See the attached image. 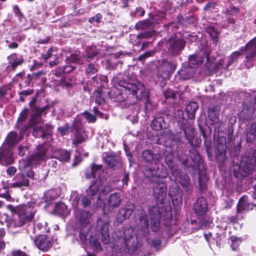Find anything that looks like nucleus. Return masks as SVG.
Here are the masks:
<instances>
[{
	"mask_svg": "<svg viewBox=\"0 0 256 256\" xmlns=\"http://www.w3.org/2000/svg\"><path fill=\"white\" fill-rule=\"evenodd\" d=\"M35 202H28L26 204L14 206L11 204L7 206V208L16 213L18 218L8 220V226L10 228H18L30 222L34 218L36 212Z\"/></svg>",
	"mask_w": 256,
	"mask_h": 256,
	"instance_id": "1",
	"label": "nucleus"
},
{
	"mask_svg": "<svg viewBox=\"0 0 256 256\" xmlns=\"http://www.w3.org/2000/svg\"><path fill=\"white\" fill-rule=\"evenodd\" d=\"M90 214L88 211L80 210L75 212V219L71 225L74 229H79V238L82 243L86 242L87 235L90 230Z\"/></svg>",
	"mask_w": 256,
	"mask_h": 256,
	"instance_id": "2",
	"label": "nucleus"
},
{
	"mask_svg": "<svg viewBox=\"0 0 256 256\" xmlns=\"http://www.w3.org/2000/svg\"><path fill=\"white\" fill-rule=\"evenodd\" d=\"M114 82L118 86L127 90L129 94L134 96L136 100H141L146 96V88L142 83L136 84L128 82L122 79V75L119 74L114 78Z\"/></svg>",
	"mask_w": 256,
	"mask_h": 256,
	"instance_id": "3",
	"label": "nucleus"
},
{
	"mask_svg": "<svg viewBox=\"0 0 256 256\" xmlns=\"http://www.w3.org/2000/svg\"><path fill=\"white\" fill-rule=\"evenodd\" d=\"M42 110H36L32 116L30 120V126L33 128L32 134L35 137L40 136L42 138L50 137V126H46L42 123L41 115Z\"/></svg>",
	"mask_w": 256,
	"mask_h": 256,
	"instance_id": "4",
	"label": "nucleus"
},
{
	"mask_svg": "<svg viewBox=\"0 0 256 256\" xmlns=\"http://www.w3.org/2000/svg\"><path fill=\"white\" fill-rule=\"evenodd\" d=\"M123 242L124 250L126 252H134L136 247V242L134 236V231L132 228H126L124 232Z\"/></svg>",
	"mask_w": 256,
	"mask_h": 256,
	"instance_id": "5",
	"label": "nucleus"
},
{
	"mask_svg": "<svg viewBox=\"0 0 256 256\" xmlns=\"http://www.w3.org/2000/svg\"><path fill=\"white\" fill-rule=\"evenodd\" d=\"M168 50L173 54H179L180 52L184 48L185 42L184 40L178 38L176 36L170 38L167 42Z\"/></svg>",
	"mask_w": 256,
	"mask_h": 256,
	"instance_id": "6",
	"label": "nucleus"
},
{
	"mask_svg": "<svg viewBox=\"0 0 256 256\" xmlns=\"http://www.w3.org/2000/svg\"><path fill=\"white\" fill-rule=\"evenodd\" d=\"M149 215L150 220L151 228L153 232H157L160 228V214L156 206H152L150 208Z\"/></svg>",
	"mask_w": 256,
	"mask_h": 256,
	"instance_id": "7",
	"label": "nucleus"
},
{
	"mask_svg": "<svg viewBox=\"0 0 256 256\" xmlns=\"http://www.w3.org/2000/svg\"><path fill=\"white\" fill-rule=\"evenodd\" d=\"M122 88L121 90H120L117 87L112 88L110 92L108 93L110 99L114 102H118L124 101L128 98L127 94L126 93V90H127L124 88Z\"/></svg>",
	"mask_w": 256,
	"mask_h": 256,
	"instance_id": "8",
	"label": "nucleus"
},
{
	"mask_svg": "<svg viewBox=\"0 0 256 256\" xmlns=\"http://www.w3.org/2000/svg\"><path fill=\"white\" fill-rule=\"evenodd\" d=\"M246 157H242V166L240 167L241 172V174L243 176H246L251 173L253 170L255 166L256 158H252L250 160Z\"/></svg>",
	"mask_w": 256,
	"mask_h": 256,
	"instance_id": "9",
	"label": "nucleus"
},
{
	"mask_svg": "<svg viewBox=\"0 0 256 256\" xmlns=\"http://www.w3.org/2000/svg\"><path fill=\"white\" fill-rule=\"evenodd\" d=\"M98 231L101 234L102 242L104 244H108L110 242L109 234V224L108 222H102L101 220L98 221Z\"/></svg>",
	"mask_w": 256,
	"mask_h": 256,
	"instance_id": "10",
	"label": "nucleus"
},
{
	"mask_svg": "<svg viewBox=\"0 0 256 256\" xmlns=\"http://www.w3.org/2000/svg\"><path fill=\"white\" fill-rule=\"evenodd\" d=\"M36 246L40 250H47L52 246L51 242L44 234H40L34 241Z\"/></svg>",
	"mask_w": 256,
	"mask_h": 256,
	"instance_id": "11",
	"label": "nucleus"
},
{
	"mask_svg": "<svg viewBox=\"0 0 256 256\" xmlns=\"http://www.w3.org/2000/svg\"><path fill=\"white\" fill-rule=\"evenodd\" d=\"M194 208L197 215H204L208 209L206 199L204 197L198 198L194 205Z\"/></svg>",
	"mask_w": 256,
	"mask_h": 256,
	"instance_id": "12",
	"label": "nucleus"
},
{
	"mask_svg": "<svg viewBox=\"0 0 256 256\" xmlns=\"http://www.w3.org/2000/svg\"><path fill=\"white\" fill-rule=\"evenodd\" d=\"M247 61L256 60V38L250 42L246 46Z\"/></svg>",
	"mask_w": 256,
	"mask_h": 256,
	"instance_id": "13",
	"label": "nucleus"
},
{
	"mask_svg": "<svg viewBox=\"0 0 256 256\" xmlns=\"http://www.w3.org/2000/svg\"><path fill=\"white\" fill-rule=\"evenodd\" d=\"M134 210L132 205L126 206L121 208L116 216V221L118 223H122L124 220L129 218Z\"/></svg>",
	"mask_w": 256,
	"mask_h": 256,
	"instance_id": "14",
	"label": "nucleus"
},
{
	"mask_svg": "<svg viewBox=\"0 0 256 256\" xmlns=\"http://www.w3.org/2000/svg\"><path fill=\"white\" fill-rule=\"evenodd\" d=\"M172 175L174 177V180L176 182L180 183L183 187L188 186L190 180L188 175L182 174L178 169L176 170H173Z\"/></svg>",
	"mask_w": 256,
	"mask_h": 256,
	"instance_id": "15",
	"label": "nucleus"
},
{
	"mask_svg": "<svg viewBox=\"0 0 256 256\" xmlns=\"http://www.w3.org/2000/svg\"><path fill=\"white\" fill-rule=\"evenodd\" d=\"M180 128L182 130L185 136L190 143L192 144L194 128L186 120L180 124Z\"/></svg>",
	"mask_w": 256,
	"mask_h": 256,
	"instance_id": "16",
	"label": "nucleus"
},
{
	"mask_svg": "<svg viewBox=\"0 0 256 256\" xmlns=\"http://www.w3.org/2000/svg\"><path fill=\"white\" fill-rule=\"evenodd\" d=\"M46 153V148L40 146L38 152L32 154L28 159L29 164L31 165L36 164L44 159Z\"/></svg>",
	"mask_w": 256,
	"mask_h": 256,
	"instance_id": "17",
	"label": "nucleus"
},
{
	"mask_svg": "<svg viewBox=\"0 0 256 256\" xmlns=\"http://www.w3.org/2000/svg\"><path fill=\"white\" fill-rule=\"evenodd\" d=\"M220 109L218 106H213L210 108H208V122L211 124L213 125L219 122V112Z\"/></svg>",
	"mask_w": 256,
	"mask_h": 256,
	"instance_id": "18",
	"label": "nucleus"
},
{
	"mask_svg": "<svg viewBox=\"0 0 256 256\" xmlns=\"http://www.w3.org/2000/svg\"><path fill=\"white\" fill-rule=\"evenodd\" d=\"M121 195L120 192L112 194L108 200V206L109 208H118L122 202Z\"/></svg>",
	"mask_w": 256,
	"mask_h": 256,
	"instance_id": "19",
	"label": "nucleus"
},
{
	"mask_svg": "<svg viewBox=\"0 0 256 256\" xmlns=\"http://www.w3.org/2000/svg\"><path fill=\"white\" fill-rule=\"evenodd\" d=\"M19 169L21 171L22 173L17 174L15 177V178L18 180L11 184L10 187L16 188L28 186V180L26 178H25L24 176L23 172H24V170H22V168L20 166H19Z\"/></svg>",
	"mask_w": 256,
	"mask_h": 256,
	"instance_id": "20",
	"label": "nucleus"
},
{
	"mask_svg": "<svg viewBox=\"0 0 256 256\" xmlns=\"http://www.w3.org/2000/svg\"><path fill=\"white\" fill-rule=\"evenodd\" d=\"M9 64L11 69L14 71L16 68L20 65H21L24 62L22 56H18L16 53H14L8 57Z\"/></svg>",
	"mask_w": 256,
	"mask_h": 256,
	"instance_id": "21",
	"label": "nucleus"
},
{
	"mask_svg": "<svg viewBox=\"0 0 256 256\" xmlns=\"http://www.w3.org/2000/svg\"><path fill=\"white\" fill-rule=\"evenodd\" d=\"M102 172V165L92 164V168L86 170L85 176L87 178H99Z\"/></svg>",
	"mask_w": 256,
	"mask_h": 256,
	"instance_id": "22",
	"label": "nucleus"
},
{
	"mask_svg": "<svg viewBox=\"0 0 256 256\" xmlns=\"http://www.w3.org/2000/svg\"><path fill=\"white\" fill-rule=\"evenodd\" d=\"M142 158L146 162L151 164H158L159 162V160L161 158L160 154H152L150 150H144L142 154Z\"/></svg>",
	"mask_w": 256,
	"mask_h": 256,
	"instance_id": "23",
	"label": "nucleus"
},
{
	"mask_svg": "<svg viewBox=\"0 0 256 256\" xmlns=\"http://www.w3.org/2000/svg\"><path fill=\"white\" fill-rule=\"evenodd\" d=\"M194 74L193 68L189 66H183L178 72L176 76H178L180 79L182 80H186L191 78Z\"/></svg>",
	"mask_w": 256,
	"mask_h": 256,
	"instance_id": "24",
	"label": "nucleus"
},
{
	"mask_svg": "<svg viewBox=\"0 0 256 256\" xmlns=\"http://www.w3.org/2000/svg\"><path fill=\"white\" fill-rule=\"evenodd\" d=\"M14 161L12 153L10 150H4L0 152V164H8L13 163Z\"/></svg>",
	"mask_w": 256,
	"mask_h": 256,
	"instance_id": "25",
	"label": "nucleus"
},
{
	"mask_svg": "<svg viewBox=\"0 0 256 256\" xmlns=\"http://www.w3.org/2000/svg\"><path fill=\"white\" fill-rule=\"evenodd\" d=\"M70 152L66 150H56L52 153L54 158L64 162H67L70 160Z\"/></svg>",
	"mask_w": 256,
	"mask_h": 256,
	"instance_id": "26",
	"label": "nucleus"
},
{
	"mask_svg": "<svg viewBox=\"0 0 256 256\" xmlns=\"http://www.w3.org/2000/svg\"><path fill=\"white\" fill-rule=\"evenodd\" d=\"M154 196L159 200H163L166 196V186L163 184H157L153 189Z\"/></svg>",
	"mask_w": 256,
	"mask_h": 256,
	"instance_id": "27",
	"label": "nucleus"
},
{
	"mask_svg": "<svg viewBox=\"0 0 256 256\" xmlns=\"http://www.w3.org/2000/svg\"><path fill=\"white\" fill-rule=\"evenodd\" d=\"M152 128L155 130H160L162 128H165L166 124L164 122V118L160 116H156L152 120L151 125Z\"/></svg>",
	"mask_w": 256,
	"mask_h": 256,
	"instance_id": "28",
	"label": "nucleus"
},
{
	"mask_svg": "<svg viewBox=\"0 0 256 256\" xmlns=\"http://www.w3.org/2000/svg\"><path fill=\"white\" fill-rule=\"evenodd\" d=\"M102 188V184L100 181H94L90 186L89 188L86 190V194L90 196H94Z\"/></svg>",
	"mask_w": 256,
	"mask_h": 256,
	"instance_id": "29",
	"label": "nucleus"
},
{
	"mask_svg": "<svg viewBox=\"0 0 256 256\" xmlns=\"http://www.w3.org/2000/svg\"><path fill=\"white\" fill-rule=\"evenodd\" d=\"M198 108V104L196 102H190L186 108V111L188 118L190 120H193L195 118V113Z\"/></svg>",
	"mask_w": 256,
	"mask_h": 256,
	"instance_id": "30",
	"label": "nucleus"
},
{
	"mask_svg": "<svg viewBox=\"0 0 256 256\" xmlns=\"http://www.w3.org/2000/svg\"><path fill=\"white\" fill-rule=\"evenodd\" d=\"M146 178H149L152 182H158V180L160 177V175L158 173V170L155 168H147L144 172Z\"/></svg>",
	"mask_w": 256,
	"mask_h": 256,
	"instance_id": "31",
	"label": "nucleus"
},
{
	"mask_svg": "<svg viewBox=\"0 0 256 256\" xmlns=\"http://www.w3.org/2000/svg\"><path fill=\"white\" fill-rule=\"evenodd\" d=\"M20 140L16 132H11L7 136L5 142L7 144L8 147L14 146L16 143L19 142Z\"/></svg>",
	"mask_w": 256,
	"mask_h": 256,
	"instance_id": "32",
	"label": "nucleus"
},
{
	"mask_svg": "<svg viewBox=\"0 0 256 256\" xmlns=\"http://www.w3.org/2000/svg\"><path fill=\"white\" fill-rule=\"evenodd\" d=\"M188 60L190 66L193 68L201 66L204 62V58L198 54L190 56Z\"/></svg>",
	"mask_w": 256,
	"mask_h": 256,
	"instance_id": "33",
	"label": "nucleus"
},
{
	"mask_svg": "<svg viewBox=\"0 0 256 256\" xmlns=\"http://www.w3.org/2000/svg\"><path fill=\"white\" fill-rule=\"evenodd\" d=\"M218 141L222 142V144H218L217 146V150L219 152V154L217 156V158L218 159L220 158H221L224 160L225 158L226 140L224 138L222 137Z\"/></svg>",
	"mask_w": 256,
	"mask_h": 256,
	"instance_id": "34",
	"label": "nucleus"
},
{
	"mask_svg": "<svg viewBox=\"0 0 256 256\" xmlns=\"http://www.w3.org/2000/svg\"><path fill=\"white\" fill-rule=\"evenodd\" d=\"M54 212L60 215H66L68 213L67 206L63 202L56 204Z\"/></svg>",
	"mask_w": 256,
	"mask_h": 256,
	"instance_id": "35",
	"label": "nucleus"
},
{
	"mask_svg": "<svg viewBox=\"0 0 256 256\" xmlns=\"http://www.w3.org/2000/svg\"><path fill=\"white\" fill-rule=\"evenodd\" d=\"M80 199V196L78 192H72V194L70 196V201L71 202L72 206L74 208V214H75L76 212L82 210L78 209Z\"/></svg>",
	"mask_w": 256,
	"mask_h": 256,
	"instance_id": "36",
	"label": "nucleus"
},
{
	"mask_svg": "<svg viewBox=\"0 0 256 256\" xmlns=\"http://www.w3.org/2000/svg\"><path fill=\"white\" fill-rule=\"evenodd\" d=\"M174 156L172 153L168 154L165 158L166 162L170 168L172 174L173 170H178L176 165L174 162Z\"/></svg>",
	"mask_w": 256,
	"mask_h": 256,
	"instance_id": "37",
	"label": "nucleus"
},
{
	"mask_svg": "<svg viewBox=\"0 0 256 256\" xmlns=\"http://www.w3.org/2000/svg\"><path fill=\"white\" fill-rule=\"evenodd\" d=\"M84 134L82 130H76L74 134V138L73 139L72 144L76 146L78 144L84 141Z\"/></svg>",
	"mask_w": 256,
	"mask_h": 256,
	"instance_id": "38",
	"label": "nucleus"
},
{
	"mask_svg": "<svg viewBox=\"0 0 256 256\" xmlns=\"http://www.w3.org/2000/svg\"><path fill=\"white\" fill-rule=\"evenodd\" d=\"M106 162L110 167H114L118 163V158L112 154H109L106 156L104 158Z\"/></svg>",
	"mask_w": 256,
	"mask_h": 256,
	"instance_id": "39",
	"label": "nucleus"
},
{
	"mask_svg": "<svg viewBox=\"0 0 256 256\" xmlns=\"http://www.w3.org/2000/svg\"><path fill=\"white\" fill-rule=\"evenodd\" d=\"M139 220V226L140 228L144 232L148 229V220L146 215L142 214V216H140Z\"/></svg>",
	"mask_w": 256,
	"mask_h": 256,
	"instance_id": "40",
	"label": "nucleus"
},
{
	"mask_svg": "<svg viewBox=\"0 0 256 256\" xmlns=\"http://www.w3.org/2000/svg\"><path fill=\"white\" fill-rule=\"evenodd\" d=\"M34 230L44 233L48 232L50 228L48 226V224L46 222L42 221L35 224Z\"/></svg>",
	"mask_w": 256,
	"mask_h": 256,
	"instance_id": "41",
	"label": "nucleus"
},
{
	"mask_svg": "<svg viewBox=\"0 0 256 256\" xmlns=\"http://www.w3.org/2000/svg\"><path fill=\"white\" fill-rule=\"evenodd\" d=\"M152 25V22L148 20H146L138 22L136 24L135 28L137 30L145 29L150 28Z\"/></svg>",
	"mask_w": 256,
	"mask_h": 256,
	"instance_id": "42",
	"label": "nucleus"
},
{
	"mask_svg": "<svg viewBox=\"0 0 256 256\" xmlns=\"http://www.w3.org/2000/svg\"><path fill=\"white\" fill-rule=\"evenodd\" d=\"M246 197L244 196L240 198L239 200V202L238 204V212H240L242 210H247L250 208H248L250 206H248L247 207V202L246 201Z\"/></svg>",
	"mask_w": 256,
	"mask_h": 256,
	"instance_id": "43",
	"label": "nucleus"
},
{
	"mask_svg": "<svg viewBox=\"0 0 256 256\" xmlns=\"http://www.w3.org/2000/svg\"><path fill=\"white\" fill-rule=\"evenodd\" d=\"M28 110L27 108H24L20 114L19 117L18 119L17 124L16 125V128H20L22 123L24 122L28 116Z\"/></svg>",
	"mask_w": 256,
	"mask_h": 256,
	"instance_id": "44",
	"label": "nucleus"
},
{
	"mask_svg": "<svg viewBox=\"0 0 256 256\" xmlns=\"http://www.w3.org/2000/svg\"><path fill=\"white\" fill-rule=\"evenodd\" d=\"M204 174V178L201 174H199L198 181L200 188L201 190H204L206 188V181L208 179L207 175L205 172H202Z\"/></svg>",
	"mask_w": 256,
	"mask_h": 256,
	"instance_id": "45",
	"label": "nucleus"
},
{
	"mask_svg": "<svg viewBox=\"0 0 256 256\" xmlns=\"http://www.w3.org/2000/svg\"><path fill=\"white\" fill-rule=\"evenodd\" d=\"M73 70L72 66H66L64 67H60L55 70V75L59 76L62 73H67Z\"/></svg>",
	"mask_w": 256,
	"mask_h": 256,
	"instance_id": "46",
	"label": "nucleus"
},
{
	"mask_svg": "<svg viewBox=\"0 0 256 256\" xmlns=\"http://www.w3.org/2000/svg\"><path fill=\"white\" fill-rule=\"evenodd\" d=\"M90 244L96 250L100 251L102 250L101 244L96 238L92 236L90 239Z\"/></svg>",
	"mask_w": 256,
	"mask_h": 256,
	"instance_id": "47",
	"label": "nucleus"
},
{
	"mask_svg": "<svg viewBox=\"0 0 256 256\" xmlns=\"http://www.w3.org/2000/svg\"><path fill=\"white\" fill-rule=\"evenodd\" d=\"M230 240L232 241V250H235L240 244L242 240L240 238L234 236L230 237Z\"/></svg>",
	"mask_w": 256,
	"mask_h": 256,
	"instance_id": "48",
	"label": "nucleus"
},
{
	"mask_svg": "<svg viewBox=\"0 0 256 256\" xmlns=\"http://www.w3.org/2000/svg\"><path fill=\"white\" fill-rule=\"evenodd\" d=\"M240 54V52H234L229 58V60L228 62L226 68H228L230 66L232 63L237 60L238 56Z\"/></svg>",
	"mask_w": 256,
	"mask_h": 256,
	"instance_id": "49",
	"label": "nucleus"
},
{
	"mask_svg": "<svg viewBox=\"0 0 256 256\" xmlns=\"http://www.w3.org/2000/svg\"><path fill=\"white\" fill-rule=\"evenodd\" d=\"M101 95L102 91L100 89H97L94 92V96L96 98L95 102L99 104L104 101Z\"/></svg>",
	"mask_w": 256,
	"mask_h": 256,
	"instance_id": "50",
	"label": "nucleus"
},
{
	"mask_svg": "<svg viewBox=\"0 0 256 256\" xmlns=\"http://www.w3.org/2000/svg\"><path fill=\"white\" fill-rule=\"evenodd\" d=\"M83 115L88 122H94L96 121V116L88 111L84 112Z\"/></svg>",
	"mask_w": 256,
	"mask_h": 256,
	"instance_id": "51",
	"label": "nucleus"
},
{
	"mask_svg": "<svg viewBox=\"0 0 256 256\" xmlns=\"http://www.w3.org/2000/svg\"><path fill=\"white\" fill-rule=\"evenodd\" d=\"M167 65H168V63L164 64L162 66L158 69V75L164 78L167 77L168 74V70H163V68L166 67Z\"/></svg>",
	"mask_w": 256,
	"mask_h": 256,
	"instance_id": "52",
	"label": "nucleus"
},
{
	"mask_svg": "<svg viewBox=\"0 0 256 256\" xmlns=\"http://www.w3.org/2000/svg\"><path fill=\"white\" fill-rule=\"evenodd\" d=\"M68 61L73 62H78L80 59V56L78 54H71L69 57L66 58Z\"/></svg>",
	"mask_w": 256,
	"mask_h": 256,
	"instance_id": "53",
	"label": "nucleus"
},
{
	"mask_svg": "<svg viewBox=\"0 0 256 256\" xmlns=\"http://www.w3.org/2000/svg\"><path fill=\"white\" fill-rule=\"evenodd\" d=\"M86 71L88 74H94L97 72V69L95 68L94 64H90L88 65Z\"/></svg>",
	"mask_w": 256,
	"mask_h": 256,
	"instance_id": "54",
	"label": "nucleus"
},
{
	"mask_svg": "<svg viewBox=\"0 0 256 256\" xmlns=\"http://www.w3.org/2000/svg\"><path fill=\"white\" fill-rule=\"evenodd\" d=\"M193 152H194V157L192 158V160L194 162V164H196V163L200 164L201 162L200 156L199 155V154H198V152L196 150H193Z\"/></svg>",
	"mask_w": 256,
	"mask_h": 256,
	"instance_id": "55",
	"label": "nucleus"
},
{
	"mask_svg": "<svg viewBox=\"0 0 256 256\" xmlns=\"http://www.w3.org/2000/svg\"><path fill=\"white\" fill-rule=\"evenodd\" d=\"M153 54H154V53L152 51L146 52H144V54H142L140 56L138 57V60H143L145 58H146L149 56H150Z\"/></svg>",
	"mask_w": 256,
	"mask_h": 256,
	"instance_id": "56",
	"label": "nucleus"
},
{
	"mask_svg": "<svg viewBox=\"0 0 256 256\" xmlns=\"http://www.w3.org/2000/svg\"><path fill=\"white\" fill-rule=\"evenodd\" d=\"M28 150V147L26 146H20L18 147V154L20 156H24L25 154V152Z\"/></svg>",
	"mask_w": 256,
	"mask_h": 256,
	"instance_id": "57",
	"label": "nucleus"
},
{
	"mask_svg": "<svg viewBox=\"0 0 256 256\" xmlns=\"http://www.w3.org/2000/svg\"><path fill=\"white\" fill-rule=\"evenodd\" d=\"M145 108L146 110H151L155 108V105L152 104L150 100L148 98L146 102Z\"/></svg>",
	"mask_w": 256,
	"mask_h": 256,
	"instance_id": "58",
	"label": "nucleus"
},
{
	"mask_svg": "<svg viewBox=\"0 0 256 256\" xmlns=\"http://www.w3.org/2000/svg\"><path fill=\"white\" fill-rule=\"evenodd\" d=\"M81 202L84 207L90 206L91 203L90 199L85 196H84L82 199Z\"/></svg>",
	"mask_w": 256,
	"mask_h": 256,
	"instance_id": "59",
	"label": "nucleus"
},
{
	"mask_svg": "<svg viewBox=\"0 0 256 256\" xmlns=\"http://www.w3.org/2000/svg\"><path fill=\"white\" fill-rule=\"evenodd\" d=\"M16 172V169L14 166H10L8 168L6 172L10 176H14Z\"/></svg>",
	"mask_w": 256,
	"mask_h": 256,
	"instance_id": "60",
	"label": "nucleus"
},
{
	"mask_svg": "<svg viewBox=\"0 0 256 256\" xmlns=\"http://www.w3.org/2000/svg\"><path fill=\"white\" fill-rule=\"evenodd\" d=\"M58 130L62 135H65L68 131V128L67 126H60L58 128Z\"/></svg>",
	"mask_w": 256,
	"mask_h": 256,
	"instance_id": "61",
	"label": "nucleus"
},
{
	"mask_svg": "<svg viewBox=\"0 0 256 256\" xmlns=\"http://www.w3.org/2000/svg\"><path fill=\"white\" fill-rule=\"evenodd\" d=\"M256 136L250 131L246 134V138L248 142H251L256 138Z\"/></svg>",
	"mask_w": 256,
	"mask_h": 256,
	"instance_id": "62",
	"label": "nucleus"
},
{
	"mask_svg": "<svg viewBox=\"0 0 256 256\" xmlns=\"http://www.w3.org/2000/svg\"><path fill=\"white\" fill-rule=\"evenodd\" d=\"M6 42L8 44V48L10 49L16 48L18 46V44L16 42H10L9 40H6Z\"/></svg>",
	"mask_w": 256,
	"mask_h": 256,
	"instance_id": "63",
	"label": "nucleus"
},
{
	"mask_svg": "<svg viewBox=\"0 0 256 256\" xmlns=\"http://www.w3.org/2000/svg\"><path fill=\"white\" fill-rule=\"evenodd\" d=\"M12 255V256H27L26 254L19 250L14 251Z\"/></svg>",
	"mask_w": 256,
	"mask_h": 256,
	"instance_id": "64",
	"label": "nucleus"
}]
</instances>
